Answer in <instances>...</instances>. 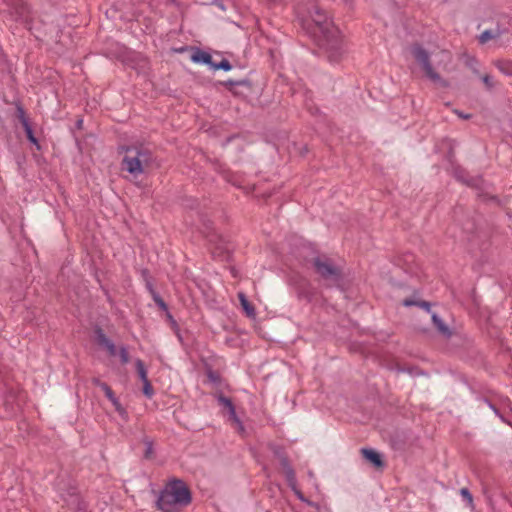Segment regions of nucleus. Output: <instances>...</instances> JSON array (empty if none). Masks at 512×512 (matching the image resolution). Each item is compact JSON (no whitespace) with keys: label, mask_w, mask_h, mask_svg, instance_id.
<instances>
[{"label":"nucleus","mask_w":512,"mask_h":512,"mask_svg":"<svg viewBox=\"0 0 512 512\" xmlns=\"http://www.w3.org/2000/svg\"><path fill=\"white\" fill-rule=\"evenodd\" d=\"M474 62L476 63L475 59H472L471 63H470V66H472V63H474Z\"/></svg>","instance_id":"nucleus-41"},{"label":"nucleus","mask_w":512,"mask_h":512,"mask_svg":"<svg viewBox=\"0 0 512 512\" xmlns=\"http://www.w3.org/2000/svg\"><path fill=\"white\" fill-rule=\"evenodd\" d=\"M460 494L470 507H473V496L467 488H462Z\"/></svg>","instance_id":"nucleus-22"},{"label":"nucleus","mask_w":512,"mask_h":512,"mask_svg":"<svg viewBox=\"0 0 512 512\" xmlns=\"http://www.w3.org/2000/svg\"><path fill=\"white\" fill-rule=\"evenodd\" d=\"M292 490L296 493L298 499H300L303 502H306V499L304 498L303 494L299 490H297L296 488L292 489Z\"/></svg>","instance_id":"nucleus-33"},{"label":"nucleus","mask_w":512,"mask_h":512,"mask_svg":"<svg viewBox=\"0 0 512 512\" xmlns=\"http://www.w3.org/2000/svg\"><path fill=\"white\" fill-rule=\"evenodd\" d=\"M16 114H17V118L21 122L22 126L25 127V123H29V120L26 117L25 110L21 105H17Z\"/></svg>","instance_id":"nucleus-20"},{"label":"nucleus","mask_w":512,"mask_h":512,"mask_svg":"<svg viewBox=\"0 0 512 512\" xmlns=\"http://www.w3.org/2000/svg\"><path fill=\"white\" fill-rule=\"evenodd\" d=\"M509 26H510V18L508 16H503L497 22L496 26L492 29H493V31L501 32V36H502L509 32Z\"/></svg>","instance_id":"nucleus-14"},{"label":"nucleus","mask_w":512,"mask_h":512,"mask_svg":"<svg viewBox=\"0 0 512 512\" xmlns=\"http://www.w3.org/2000/svg\"><path fill=\"white\" fill-rule=\"evenodd\" d=\"M238 298H239L241 307L244 310L245 314L250 318H254L256 315L255 309H254L253 305L248 301L246 295L243 292H239Z\"/></svg>","instance_id":"nucleus-10"},{"label":"nucleus","mask_w":512,"mask_h":512,"mask_svg":"<svg viewBox=\"0 0 512 512\" xmlns=\"http://www.w3.org/2000/svg\"><path fill=\"white\" fill-rule=\"evenodd\" d=\"M152 298L162 311H168V306L156 291H152Z\"/></svg>","instance_id":"nucleus-18"},{"label":"nucleus","mask_w":512,"mask_h":512,"mask_svg":"<svg viewBox=\"0 0 512 512\" xmlns=\"http://www.w3.org/2000/svg\"><path fill=\"white\" fill-rule=\"evenodd\" d=\"M315 271L326 281L332 284H338L341 278L340 270L333 265L330 259L326 257H315L313 259Z\"/></svg>","instance_id":"nucleus-5"},{"label":"nucleus","mask_w":512,"mask_h":512,"mask_svg":"<svg viewBox=\"0 0 512 512\" xmlns=\"http://www.w3.org/2000/svg\"><path fill=\"white\" fill-rule=\"evenodd\" d=\"M455 113L462 119H470L471 118V115L470 114H464L463 112H460L458 110L455 111Z\"/></svg>","instance_id":"nucleus-32"},{"label":"nucleus","mask_w":512,"mask_h":512,"mask_svg":"<svg viewBox=\"0 0 512 512\" xmlns=\"http://www.w3.org/2000/svg\"><path fill=\"white\" fill-rule=\"evenodd\" d=\"M167 317L169 318V320L171 321V323L173 325H176V321L173 319L172 315L170 313L167 314Z\"/></svg>","instance_id":"nucleus-36"},{"label":"nucleus","mask_w":512,"mask_h":512,"mask_svg":"<svg viewBox=\"0 0 512 512\" xmlns=\"http://www.w3.org/2000/svg\"><path fill=\"white\" fill-rule=\"evenodd\" d=\"M100 388L104 391L105 396L111 400L115 397L112 389L107 384H100Z\"/></svg>","instance_id":"nucleus-25"},{"label":"nucleus","mask_w":512,"mask_h":512,"mask_svg":"<svg viewBox=\"0 0 512 512\" xmlns=\"http://www.w3.org/2000/svg\"><path fill=\"white\" fill-rule=\"evenodd\" d=\"M457 177H458V179H460L461 181H464V182H466V184H469V185H471V183H470L469 181H466V180L462 179V178H461L460 176H457Z\"/></svg>","instance_id":"nucleus-40"},{"label":"nucleus","mask_w":512,"mask_h":512,"mask_svg":"<svg viewBox=\"0 0 512 512\" xmlns=\"http://www.w3.org/2000/svg\"><path fill=\"white\" fill-rule=\"evenodd\" d=\"M297 17L307 31L317 37L318 45L331 63H337L345 50L340 31L332 24L316 0H307L296 6Z\"/></svg>","instance_id":"nucleus-1"},{"label":"nucleus","mask_w":512,"mask_h":512,"mask_svg":"<svg viewBox=\"0 0 512 512\" xmlns=\"http://www.w3.org/2000/svg\"><path fill=\"white\" fill-rule=\"evenodd\" d=\"M191 492L180 479L170 481L160 492L157 507L162 512H179L182 507L191 503Z\"/></svg>","instance_id":"nucleus-2"},{"label":"nucleus","mask_w":512,"mask_h":512,"mask_svg":"<svg viewBox=\"0 0 512 512\" xmlns=\"http://www.w3.org/2000/svg\"><path fill=\"white\" fill-rule=\"evenodd\" d=\"M228 414H229V421H231L232 424H235V422L240 419L237 416V413H236L235 409H233V410L231 409V411L228 412Z\"/></svg>","instance_id":"nucleus-29"},{"label":"nucleus","mask_w":512,"mask_h":512,"mask_svg":"<svg viewBox=\"0 0 512 512\" xmlns=\"http://www.w3.org/2000/svg\"><path fill=\"white\" fill-rule=\"evenodd\" d=\"M432 323L438 333L445 338H450L452 336V330L449 326L439 317L436 313H432L431 315Z\"/></svg>","instance_id":"nucleus-8"},{"label":"nucleus","mask_w":512,"mask_h":512,"mask_svg":"<svg viewBox=\"0 0 512 512\" xmlns=\"http://www.w3.org/2000/svg\"><path fill=\"white\" fill-rule=\"evenodd\" d=\"M490 407H491V409H493L495 414L498 415L500 417V419L505 422L504 417L499 413V411L492 404H490Z\"/></svg>","instance_id":"nucleus-34"},{"label":"nucleus","mask_w":512,"mask_h":512,"mask_svg":"<svg viewBox=\"0 0 512 512\" xmlns=\"http://www.w3.org/2000/svg\"><path fill=\"white\" fill-rule=\"evenodd\" d=\"M411 54L416 62L422 67L425 75L433 82H440L442 85H446V82L442 80L440 75L434 70L431 64L430 53L419 44H414L410 48Z\"/></svg>","instance_id":"nucleus-4"},{"label":"nucleus","mask_w":512,"mask_h":512,"mask_svg":"<svg viewBox=\"0 0 512 512\" xmlns=\"http://www.w3.org/2000/svg\"><path fill=\"white\" fill-rule=\"evenodd\" d=\"M61 497L67 506H69L72 510L82 511L85 508L84 502L81 500L80 495L77 492V489L73 486H70L67 493H61Z\"/></svg>","instance_id":"nucleus-6"},{"label":"nucleus","mask_w":512,"mask_h":512,"mask_svg":"<svg viewBox=\"0 0 512 512\" xmlns=\"http://www.w3.org/2000/svg\"><path fill=\"white\" fill-rule=\"evenodd\" d=\"M23 128L25 130L27 139L30 141V143L35 145L36 148L39 150L40 149V144H39L38 139L34 136V133H33V130H32V127H31L30 123H25V127H23Z\"/></svg>","instance_id":"nucleus-17"},{"label":"nucleus","mask_w":512,"mask_h":512,"mask_svg":"<svg viewBox=\"0 0 512 512\" xmlns=\"http://www.w3.org/2000/svg\"><path fill=\"white\" fill-rule=\"evenodd\" d=\"M143 394L151 399L154 395V390H153V387L150 383V381H147V382H143Z\"/></svg>","instance_id":"nucleus-23"},{"label":"nucleus","mask_w":512,"mask_h":512,"mask_svg":"<svg viewBox=\"0 0 512 512\" xmlns=\"http://www.w3.org/2000/svg\"><path fill=\"white\" fill-rule=\"evenodd\" d=\"M217 6L221 9V10H225V7L222 3H217Z\"/></svg>","instance_id":"nucleus-39"},{"label":"nucleus","mask_w":512,"mask_h":512,"mask_svg":"<svg viewBox=\"0 0 512 512\" xmlns=\"http://www.w3.org/2000/svg\"><path fill=\"white\" fill-rule=\"evenodd\" d=\"M228 84H230V85H240V84H242V82L228 81Z\"/></svg>","instance_id":"nucleus-38"},{"label":"nucleus","mask_w":512,"mask_h":512,"mask_svg":"<svg viewBox=\"0 0 512 512\" xmlns=\"http://www.w3.org/2000/svg\"><path fill=\"white\" fill-rule=\"evenodd\" d=\"M93 384L100 387V384H106L105 382L100 381L98 378H94L92 380Z\"/></svg>","instance_id":"nucleus-35"},{"label":"nucleus","mask_w":512,"mask_h":512,"mask_svg":"<svg viewBox=\"0 0 512 512\" xmlns=\"http://www.w3.org/2000/svg\"><path fill=\"white\" fill-rule=\"evenodd\" d=\"M95 333L99 345L105 347L110 356H116L117 348L115 344L104 334L102 329L98 328Z\"/></svg>","instance_id":"nucleus-7"},{"label":"nucleus","mask_w":512,"mask_h":512,"mask_svg":"<svg viewBox=\"0 0 512 512\" xmlns=\"http://www.w3.org/2000/svg\"><path fill=\"white\" fill-rule=\"evenodd\" d=\"M124 151L126 155L122 160V169L134 178L143 174L145 168L152 162V154L147 149L128 146Z\"/></svg>","instance_id":"nucleus-3"},{"label":"nucleus","mask_w":512,"mask_h":512,"mask_svg":"<svg viewBox=\"0 0 512 512\" xmlns=\"http://www.w3.org/2000/svg\"><path fill=\"white\" fill-rule=\"evenodd\" d=\"M119 356L122 364H127L129 362V353L125 346L120 347Z\"/></svg>","instance_id":"nucleus-24"},{"label":"nucleus","mask_w":512,"mask_h":512,"mask_svg":"<svg viewBox=\"0 0 512 512\" xmlns=\"http://www.w3.org/2000/svg\"><path fill=\"white\" fill-rule=\"evenodd\" d=\"M235 426V428L237 429L238 433L241 434V435H244L245 434V427L242 423V421L239 419L235 422V424H233Z\"/></svg>","instance_id":"nucleus-28"},{"label":"nucleus","mask_w":512,"mask_h":512,"mask_svg":"<svg viewBox=\"0 0 512 512\" xmlns=\"http://www.w3.org/2000/svg\"><path fill=\"white\" fill-rule=\"evenodd\" d=\"M192 60L196 63L209 65L212 68L214 65V62L212 61V56L204 51H198L196 54L192 56Z\"/></svg>","instance_id":"nucleus-13"},{"label":"nucleus","mask_w":512,"mask_h":512,"mask_svg":"<svg viewBox=\"0 0 512 512\" xmlns=\"http://www.w3.org/2000/svg\"><path fill=\"white\" fill-rule=\"evenodd\" d=\"M362 455L368 461H370L374 466L381 467L383 466V461L381 459V455L374 451L373 449L363 448L361 450Z\"/></svg>","instance_id":"nucleus-9"},{"label":"nucleus","mask_w":512,"mask_h":512,"mask_svg":"<svg viewBox=\"0 0 512 512\" xmlns=\"http://www.w3.org/2000/svg\"><path fill=\"white\" fill-rule=\"evenodd\" d=\"M501 37V32L499 31H493V29H487L483 31L479 36V42L484 44L488 42L489 40L496 39Z\"/></svg>","instance_id":"nucleus-15"},{"label":"nucleus","mask_w":512,"mask_h":512,"mask_svg":"<svg viewBox=\"0 0 512 512\" xmlns=\"http://www.w3.org/2000/svg\"><path fill=\"white\" fill-rule=\"evenodd\" d=\"M112 405L115 407L116 411L119 413V414H123L125 411L123 409V407L121 406L118 398L115 396L113 399L110 400Z\"/></svg>","instance_id":"nucleus-26"},{"label":"nucleus","mask_w":512,"mask_h":512,"mask_svg":"<svg viewBox=\"0 0 512 512\" xmlns=\"http://www.w3.org/2000/svg\"><path fill=\"white\" fill-rule=\"evenodd\" d=\"M147 289L152 294V291H155L151 283H147Z\"/></svg>","instance_id":"nucleus-37"},{"label":"nucleus","mask_w":512,"mask_h":512,"mask_svg":"<svg viewBox=\"0 0 512 512\" xmlns=\"http://www.w3.org/2000/svg\"><path fill=\"white\" fill-rule=\"evenodd\" d=\"M497 69L504 75L512 77V60L500 59L494 62Z\"/></svg>","instance_id":"nucleus-11"},{"label":"nucleus","mask_w":512,"mask_h":512,"mask_svg":"<svg viewBox=\"0 0 512 512\" xmlns=\"http://www.w3.org/2000/svg\"><path fill=\"white\" fill-rule=\"evenodd\" d=\"M232 66L230 64V62L227 60V59H223L222 61H220L219 63H214L213 65V69L214 70H224V71H229L231 70Z\"/></svg>","instance_id":"nucleus-21"},{"label":"nucleus","mask_w":512,"mask_h":512,"mask_svg":"<svg viewBox=\"0 0 512 512\" xmlns=\"http://www.w3.org/2000/svg\"><path fill=\"white\" fill-rule=\"evenodd\" d=\"M483 83L486 85L487 88L491 89L494 87L493 79L490 75L486 74L482 77Z\"/></svg>","instance_id":"nucleus-27"},{"label":"nucleus","mask_w":512,"mask_h":512,"mask_svg":"<svg viewBox=\"0 0 512 512\" xmlns=\"http://www.w3.org/2000/svg\"><path fill=\"white\" fill-rule=\"evenodd\" d=\"M135 367H136L138 376L141 379V381L142 382L149 381L148 376H147V370L145 368V365H144L143 361L140 360V359H137L135 361Z\"/></svg>","instance_id":"nucleus-16"},{"label":"nucleus","mask_w":512,"mask_h":512,"mask_svg":"<svg viewBox=\"0 0 512 512\" xmlns=\"http://www.w3.org/2000/svg\"><path fill=\"white\" fill-rule=\"evenodd\" d=\"M217 400H218V403H219L220 405H222L223 407H225V408L227 409V411H228V412H230V411H231V409H232V410H233V409H235V407H234V405H233L232 401H231L228 397H225V396H223V395H220V396H218Z\"/></svg>","instance_id":"nucleus-19"},{"label":"nucleus","mask_w":512,"mask_h":512,"mask_svg":"<svg viewBox=\"0 0 512 512\" xmlns=\"http://www.w3.org/2000/svg\"><path fill=\"white\" fill-rule=\"evenodd\" d=\"M418 302L419 301H414V300H411V299H406V300L403 301V305L406 306V307H410V306H414V305L418 306Z\"/></svg>","instance_id":"nucleus-31"},{"label":"nucleus","mask_w":512,"mask_h":512,"mask_svg":"<svg viewBox=\"0 0 512 512\" xmlns=\"http://www.w3.org/2000/svg\"><path fill=\"white\" fill-rule=\"evenodd\" d=\"M418 306L427 312H430L431 304L427 301H419Z\"/></svg>","instance_id":"nucleus-30"},{"label":"nucleus","mask_w":512,"mask_h":512,"mask_svg":"<svg viewBox=\"0 0 512 512\" xmlns=\"http://www.w3.org/2000/svg\"><path fill=\"white\" fill-rule=\"evenodd\" d=\"M282 465H283V468H284V471H285V475H286V479H287V482H288L289 486L292 489H295V485H296L295 471L289 465V463H288V461L286 459H283Z\"/></svg>","instance_id":"nucleus-12"}]
</instances>
